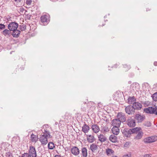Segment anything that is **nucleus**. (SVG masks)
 <instances>
[{
  "mask_svg": "<svg viewBox=\"0 0 157 157\" xmlns=\"http://www.w3.org/2000/svg\"><path fill=\"white\" fill-rule=\"evenodd\" d=\"M40 136L39 141L41 142V144L43 146L45 145L48 142V136H46L44 135H41Z\"/></svg>",
  "mask_w": 157,
  "mask_h": 157,
  "instance_id": "10",
  "label": "nucleus"
},
{
  "mask_svg": "<svg viewBox=\"0 0 157 157\" xmlns=\"http://www.w3.org/2000/svg\"><path fill=\"white\" fill-rule=\"evenodd\" d=\"M91 128L95 133H97L98 132L100 128L98 126L97 124H93L91 126Z\"/></svg>",
  "mask_w": 157,
  "mask_h": 157,
  "instance_id": "16",
  "label": "nucleus"
},
{
  "mask_svg": "<svg viewBox=\"0 0 157 157\" xmlns=\"http://www.w3.org/2000/svg\"><path fill=\"white\" fill-rule=\"evenodd\" d=\"M132 116L137 123H141L145 119V116L140 114L136 113Z\"/></svg>",
  "mask_w": 157,
  "mask_h": 157,
  "instance_id": "4",
  "label": "nucleus"
},
{
  "mask_svg": "<svg viewBox=\"0 0 157 157\" xmlns=\"http://www.w3.org/2000/svg\"><path fill=\"white\" fill-rule=\"evenodd\" d=\"M131 154H127L126 155H124L123 157H131Z\"/></svg>",
  "mask_w": 157,
  "mask_h": 157,
  "instance_id": "46",
  "label": "nucleus"
},
{
  "mask_svg": "<svg viewBox=\"0 0 157 157\" xmlns=\"http://www.w3.org/2000/svg\"><path fill=\"white\" fill-rule=\"evenodd\" d=\"M122 132L123 134L126 137H128V135H131L129 129H128L127 128H125Z\"/></svg>",
  "mask_w": 157,
  "mask_h": 157,
  "instance_id": "26",
  "label": "nucleus"
},
{
  "mask_svg": "<svg viewBox=\"0 0 157 157\" xmlns=\"http://www.w3.org/2000/svg\"><path fill=\"white\" fill-rule=\"evenodd\" d=\"M82 152L83 156L86 157L87 156V150L85 147L82 148Z\"/></svg>",
  "mask_w": 157,
  "mask_h": 157,
  "instance_id": "28",
  "label": "nucleus"
},
{
  "mask_svg": "<svg viewBox=\"0 0 157 157\" xmlns=\"http://www.w3.org/2000/svg\"><path fill=\"white\" fill-rule=\"evenodd\" d=\"M87 137V140L89 143H92L95 140V139L94 136L90 135H86Z\"/></svg>",
  "mask_w": 157,
  "mask_h": 157,
  "instance_id": "21",
  "label": "nucleus"
},
{
  "mask_svg": "<svg viewBox=\"0 0 157 157\" xmlns=\"http://www.w3.org/2000/svg\"><path fill=\"white\" fill-rule=\"evenodd\" d=\"M101 132L103 133L107 132L109 131V129L107 125L102 124L101 128Z\"/></svg>",
  "mask_w": 157,
  "mask_h": 157,
  "instance_id": "22",
  "label": "nucleus"
},
{
  "mask_svg": "<svg viewBox=\"0 0 157 157\" xmlns=\"http://www.w3.org/2000/svg\"><path fill=\"white\" fill-rule=\"evenodd\" d=\"M146 84H147L148 85H149V84L147 82H144L142 84V86L143 87L145 86V87H146Z\"/></svg>",
  "mask_w": 157,
  "mask_h": 157,
  "instance_id": "45",
  "label": "nucleus"
},
{
  "mask_svg": "<svg viewBox=\"0 0 157 157\" xmlns=\"http://www.w3.org/2000/svg\"><path fill=\"white\" fill-rule=\"evenodd\" d=\"M30 138L31 142L33 143L36 142L38 140V136L35 135L33 133L31 135Z\"/></svg>",
  "mask_w": 157,
  "mask_h": 157,
  "instance_id": "20",
  "label": "nucleus"
},
{
  "mask_svg": "<svg viewBox=\"0 0 157 157\" xmlns=\"http://www.w3.org/2000/svg\"><path fill=\"white\" fill-rule=\"evenodd\" d=\"M157 140V136H149L145 138L144 140V142L145 143H150Z\"/></svg>",
  "mask_w": 157,
  "mask_h": 157,
  "instance_id": "5",
  "label": "nucleus"
},
{
  "mask_svg": "<svg viewBox=\"0 0 157 157\" xmlns=\"http://www.w3.org/2000/svg\"><path fill=\"white\" fill-rule=\"evenodd\" d=\"M144 125L147 127H150L151 125V123L150 122L147 121L144 124Z\"/></svg>",
  "mask_w": 157,
  "mask_h": 157,
  "instance_id": "36",
  "label": "nucleus"
},
{
  "mask_svg": "<svg viewBox=\"0 0 157 157\" xmlns=\"http://www.w3.org/2000/svg\"><path fill=\"white\" fill-rule=\"evenodd\" d=\"M112 157H117V156H113Z\"/></svg>",
  "mask_w": 157,
  "mask_h": 157,
  "instance_id": "54",
  "label": "nucleus"
},
{
  "mask_svg": "<svg viewBox=\"0 0 157 157\" xmlns=\"http://www.w3.org/2000/svg\"><path fill=\"white\" fill-rule=\"evenodd\" d=\"M51 128L48 124H44L42 127V131L44 133L43 135H45L46 136H48V138H51L52 137L50 135V130Z\"/></svg>",
  "mask_w": 157,
  "mask_h": 157,
  "instance_id": "1",
  "label": "nucleus"
},
{
  "mask_svg": "<svg viewBox=\"0 0 157 157\" xmlns=\"http://www.w3.org/2000/svg\"><path fill=\"white\" fill-rule=\"evenodd\" d=\"M116 117L121 122H126V120L125 114L122 112L118 113Z\"/></svg>",
  "mask_w": 157,
  "mask_h": 157,
  "instance_id": "11",
  "label": "nucleus"
},
{
  "mask_svg": "<svg viewBox=\"0 0 157 157\" xmlns=\"http://www.w3.org/2000/svg\"><path fill=\"white\" fill-rule=\"evenodd\" d=\"M154 65L155 66H157V61H155L154 63Z\"/></svg>",
  "mask_w": 157,
  "mask_h": 157,
  "instance_id": "50",
  "label": "nucleus"
},
{
  "mask_svg": "<svg viewBox=\"0 0 157 157\" xmlns=\"http://www.w3.org/2000/svg\"><path fill=\"white\" fill-rule=\"evenodd\" d=\"M41 22L43 25H46L50 21L49 16L47 15L42 16L40 17Z\"/></svg>",
  "mask_w": 157,
  "mask_h": 157,
  "instance_id": "7",
  "label": "nucleus"
},
{
  "mask_svg": "<svg viewBox=\"0 0 157 157\" xmlns=\"http://www.w3.org/2000/svg\"><path fill=\"white\" fill-rule=\"evenodd\" d=\"M30 155L28 153H25L22 154L21 157H29Z\"/></svg>",
  "mask_w": 157,
  "mask_h": 157,
  "instance_id": "38",
  "label": "nucleus"
},
{
  "mask_svg": "<svg viewBox=\"0 0 157 157\" xmlns=\"http://www.w3.org/2000/svg\"><path fill=\"white\" fill-rule=\"evenodd\" d=\"M89 129V127L86 124H85L82 127V131L85 133L88 132Z\"/></svg>",
  "mask_w": 157,
  "mask_h": 157,
  "instance_id": "23",
  "label": "nucleus"
},
{
  "mask_svg": "<svg viewBox=\"0 0 157 157\" xmlns=\"http://www.w3.org/2000/svg\"><path fill=\"white\" fill-rule=\"evenodd\" d=\"M29 155L30 157H36L37 156L36 151L34 147L31 145L29 146Z\"/></svg>",
  "mask_w": 157,
  "mask_h": 157,
  "instance_id": "9",
  "label": "nucleus"
},
{
  "mask_svg": "<svg viewBox=\"0 0 157 157\" xmlns=\"http://www.w3.org/2000/svg\"><path fill=\"white\" fill-rule=\"evenodd\" d=\"M134 83H133L132 84H134Z\"/></svg>",
  "mask_w": 157,
  "mask_h": 157,
  "instance_id": "58",
  "label": "nucleus"
},
{
  "mask_svg": "<svg viewBox=\"0 0 157 157\" xmlns=\"http://www.w3.org/2000/svg\"><path fill=\"white\" fill-rule=\"evenodd\" d=\"M18 157H21L20 156H19Z\"/></svg>",
  "mask_w": 157,
  "mask_h": 157,
  "instance_id": "59",
  "label": "nucleus"
},
{
  "mask_svg": "<svg viewBox=\"0 0 157 157\" xmlns=\"http://www.w3.org/2000/svg\"><path fill=\"white\" fill-rule=\"evenodd\" d=\"M71 153L75 155H77L79 153V149L76 146H74L71 149Z\"/></svg>",
  "mask_w": 157,
  "mask_h": 157,
  "instance_id": "13",
  "label": "nucleus"
},
{
  "mask_svg": "<svg viewBox=\"0 0 157 157\" xmlns=\"http://www.w3.org/2000/svg\"><path fill=\"white\" fill-rule=\"evenodd\" d=\"M24 10H24V8L23 7H21V8H20L19 9V11H20V12H21L22 13L23 12Z\"/></svg>",
  "mask_w": 157,
  "mask_h": 157,
  "instance_id": "44",
  "label": "nucleus"
},
{
  "mask_svg": "<svg viewBox=\"0 0 157 157\" xmlns=\"http://www.w3.org/2000/svg\"><path fill=\"white\" fill-rule=\"evenodd\" d=\"M126 113L128 114L132 115L134 114L135 109L132 105H129L126 106L125 109Z\"/></svg>",
  "mask_w": 157,
  "mask_h": 157,
  "instance_id": "6",
  "label": "nucleus"
},
{
  "mask_svg": "<svg viewBox=\"0 0 157 157\" xmlns=\"http://www.w3.org/2000/svg\"><path fill=\"white\" fill-rule=\"evenodd\" d=\"M132 105L133 106L135 110H140L142 107V104L139 102H135L133 103Z\"/></svg>",
  "mask_w": 157,
  "mask_h": 157,
  "instance_id": "14",
  "label": "nucleus"
},
{
  "mask_svg": "<svg viewBox=\"0 0 157 157\" xmlns=\"http://www.w3.org/2000/svg\"><path fill=\"white\" fill-rule=\"evenodd\" d=\"M144 111L147 113L153 114L157 115V106H156L155 108L153 107H149L148 108H144Z\"/></svg>",
  "mask_w": 157,
  "mask_h": 157,
  "instance_id": "3",
  "label": "nucleus"
},
{
  "mask_svg": "<svg viewBox=\"0 0 157 157\" xmlns=\"http://www.w3.org/2000/svg\"><path fill=\"white\" fill-rule=\"evenodd\" d=\"M144 104L146 105L147 106H149L150 105V102L149 101H146L144 102Z\"/></svg>",
  "mask_w": 157,
  "mask_h": 157,
  "instance_id": "41",
  "label": "nucleus"
},
{
  "mask_svg": "<svg viewBox=\"0 0 157 157\" xmlns=\"http://www.w3.org/2000/svg\"><path fill=\"white\" fill-rule=\"evenodd\" d=\"M151 97L152 98L153 100L155 101H157V92H155L152 95Z\"/></svg>",
  "mask_w": 157,
  "mask_h": 157,
  "instance_id": "35",
  "label": "nucleus"
},
{
  "mask_svg": "<svg viewBox=\"0 0 157 157\" xmlns=\"http://www.w3.org/2000/svg\"><path fill=\"white\" fill-rule=\"evenodd\" d=\"M126 124L130 128H134L136 126V121L132 116L128 117L126 121Z\"/></svg>",
  "mask_w": 157,
  "mask_h": 157,
  "instance_id": "2",
  "label": "nucleus"
},
{
  "mask_svg": "<svg viewBox=\"0 0 157 157\" xmlns=\"http://www.w3.org/2000/svg\"><path fill=\"white\" fill-rule=\"evenodd\" d=\"M5 25L3 24H0V29L3 30L5 28Z\"/></svg>",
  "mask_w": 157,
  "mask_h": 157,
  "instance_id": "37",
  "label": "nucleus"
},
{
  "mask_svg": "<svg viewBox=\"0 0 157 157\" xmlns=\"http://www.w3.org/2000/svg\"><path fill=\"white\" fill-rule=\"evenodd\" d=\"M143 133L142 131H140L138 132L136 136L134 137V139L135 140H139L141 139L143 136Z\"/></svg>",
  "mask_w": 157,
  "mask_h": 157,
  "instance_id": "24",
  "label": "nucleus"
},
{
  "mask_svg": "<svg viewBox=\"0 0 157 157\" xmlns=\"http://www.w3.org/2000/svg\"><path fill=\"white\" fill-rule=\"evenodd\" d=\"M83 103H84V104H86V102H83Z\"/></svg>",
  "mask_w": 157,
  "mask_h": 157,
  "instance_id": "56",
  "label": "nucleus"
},
{
  "mask_svg": "<svg viewBox=\"0 0 157 157\" xmlns=\"http://www.w3.org/2000/svg\"><path fill=\"white\" fill-rule=\"evenodd\" d=\"M11 155H12V153L10 151H9L6 153V157H10Z\"/></svg>",
  "mask_w": 157,
  "mask_h": 157,
  "instance_id": "39",
  "label": "nucleus"
},
{
  "mask_svg": "<svg viewBox=\"0 0 157 157\" xmlns=\"http://www.w3.org/2000/svg\"><path fill=\"white\" fill-rule=\"evenodd\" d=\"M128 103L129 104L133 105V103L135 102L136 99L134 96L132 97L129 96L128 98Z\"/></svg>",
  "mask_w": 157,
  "mask_h": 157,
  "instance_id": "19",
  "label": "nucleus"
},
{
  "mask_svg": "<svg viewBox=\"0 0 157 157\" xmlns=\"http://www.w3.org/2000/svg\"><path fill=\"white\" fill-rule=\"evenodd\" d=\"M105 25V24H102V26H104Z\"/></svg>",
  "mask_w": 157,
  "mask_h": 157,
  "instance_id": "55",
  "label": "nucleus"
},
{
  "mask_svg": "<svg viewBox=\"0 0 157 157\" xmlns=\"http://www.w3.org/2000/svg\"><path fill=\"white\" fill-rule=\"evenodd\" d=\"M32 0H26V4L27 5H30L32 3Z\"/></svg>",
  "mask_w": 157,
  "mask_h": 157,
  "instance_id": "40",
  "label": "nucleus"
},
{
  "mask_svg": "<svg viewBox=\"0 0 157 157\" xmlns=\"http://www.w3.org/2000/svg\"><path fill=\"white\" fill-rule=\"evenodd\" d=\"M18 27V24L15 22H11L8 25V28L10 31L17 29Z\"/></svg>",
  "mask_w": 157,
  "mask_h": 157,
  "instance_id": "8",
  "label": "nucleus"
},
{
  "mask_svg": "<svg viewBox=\"0 0 157 157\" xmlns=\"http://www.w3.org/2000/svg\"><path fill=\"white\" fill-rule=\"evenodd\" d=\"M22 0H14L15 2H21Z\"/></svg>",
  "mask_w": 157,
  "mask_h": 157,
  "instance_id": "49",
  "label": "nucleus"
},
{
  "mask_svg": "<svg viewBox=\"0 0 157 157\" xmlns=\"http://www.w3.org/2000/svg\"><path fill=\"white\" fill-rule=\"evenodd\" d=\"M128 84H130L132 82L131 81H130L128 82Z\"/></svg>",
  "mask_w": 157,
  "mask_h": 157,
  "instance_id": "53",
  "label": "nucleus"
},
{
  "mask_svg": "<svg viewBox=\"0 0 157 157\" xmlns=\"http://www.w3.org/2000/svg\"><path fill=\"white\" fill-rule=\"evenodd\" d=\"M18 28H19V29H20L21 31H23L26 29V26L25 25H18Z\"/></svg>",
  "mask_w": 157,
  "mask_h": 157,
  "instance_id": "33",
  "label": "nucleus"
},
{
  "mask_svg": "<svg viewBox=\"0 0 157 157\" xmlns=\"http://www.w3.org/2000/svg\"><path fill=\"white\" fill-rule=\"evenodd\" d=\"M106 152L108 156H109L114 153V151L112 149L109 148L106 149Z\"/></svg>",
  "mask_w": 157,
  "mask_h": 157,
  "instance_id": "30",
  "label": "nucleus"
},
{
  "mask_svg": "<svg viewBox=\"0 0 157 157\" xmlns=\"http://www.w3.org/2000/svg\"><path fill=\"white\" fill-rule=\"evenodd\" d=\"M121 122L120 120L117 118L113 119L111 122L112 126L119 127Z\"/></svg>",
  "mask_w": 157,
  "mask_h": 157,
  "instance_id": "12",
  "label": "nucleus"
},
{
  "mask_svg": "<svg viewBox=\"0 0 157 157\" xmlns=\"http://www.w3.org/2000/svg\"><path fill=\"white\" fill-rule=\"evenodd\" d=\"M132 128L129 129L131 134L133 133H137L138 132L141 130V128L140 127H136V128Z\"/></svg>",
  "mask_w": 157,
  "mask_h": 157,
  "instance_id": "17",
  "label": "nucleus"
},
{
  "mask_svg": "<svg viewBox=\"0 0 157 157\" xmlns=\"http://www.w3.org/2000/svg\"><path fill=\"white\" fill-rule=\"evenodd\" d=\"M113 126V127L111 129L112 132L113 134L117 135L119 132L120 130L118 128L119 127Z\"/></svg>",
  "mask_w": 157,
  "mask_h": 157,
  "instance_id": "18",
  "label": "nucleus"
},
{
  "mask_svg": "<svg viewBox=\"0 0 157 157\" xmlns=\"http://www.w3.org/2000/svg\"><path fill=\"white\" fill-rule=\"evenodd\" d=\"M55 124H58V123L57 122H56Z\"/></svg>",
  "mask_w": 157,
  "mask_h": 157,
  "instance_id": "57",
  "label": "nucleus"
},
{
  "mask_svg": "<svg viewBox=\"0 0 157 157\" xmlns=\"http://www.w3.org/2000/svg\"><path fill=\"white\" fill-rule=\"evenodd\" d=\"M90 148L92 152H94L97 149V145L93 144L90 145Z\"/></svg>",
  "mask_w": 157,
  "mask_h": 157,
  "instance_id": "29",
  "label": "nucleus"
},
{
  "mask_svg": "<svg viewBox=\"0 0 157 157\" xmlns=\"http://www.w3.org/2000/svg\"><path fill=\"white\" fill-rule=\"evenodd\" d=\"M151 156L149 154H146L144 155V157H151Z\"/></svg>",
  "mask_w": 157,
  "mask_h": 157,
  "instance_id": "47",
  "label": "nucleus"
},
{
  "mask_svg": "<svg viewBox=\"0 0 157 157\" xmlns=\"http://www.w3.org/2000/svg\"><path fill=\"white\" fill-rule=\"evenodd\" d=\"M99 140L101 143L105 141L107 139L106 138L103 134H101L98 136Z\"/></svg>",
  "mask_w": 157,
  "mask_h": 157,
  "instance_id": "27",
  "label": "nucleus"
},
{
  "mask_svg": "<svg viewBox=\"0 0 157 157\" xmlns=\"http://www.w3.org/2000/svg\"><path fill=\"white\" fill-rule=\"evenodd\" d=\"M130 143L129 142H126L124 144V147H126L128 146Z\"/></svg>",
  "mask_w": 157,
  "mask_h": 157,
  "instance_id": "42",
  "label": "nucleus"
},
{
  "mask_svg": "<svg viewBox=\"0 0 157 157\" xmlns=\"http://www.w3.org/2000/svg\"><path fill=\"white\" fill-rule=\"evenodd\" d=\"M48 146L49 149L53 150L55 148L54 144L52 142H49L48 144Z\"/></svg>",
  "mask_w": 157,
  "mask_h": 157,
  "instance_id": "31",
  "label": "nucleus"
},
{
  "mask_svg": "<svg viewBox=\"0 0 157 157\" xmlns=\"http://www.w3.org/2000/svg\"><path fill=\"white\" fill-rule=\"evenodd\" d=\"M109 140L113 143H116L117 141V138L114 135H111L109 137Z\"/></svg>",
  "mask_w": 157,
  "mask_h": 157,
  "instance_id": "25",
  "label": "nucleus"
},
{
  "mask_svg": "<svg viewBox=\"0 0 157 157\" xmlns=\"http://www.w3.org/2000/svg\"><path fill=\"white\" fill-rule=\"evenodd\" d=\"M134 76V74L133 73H132L129 75V76L130 77H133Z\"/></svg>",
  "mask_w": 157,
  "mask_h": 157,
  "instance_id": "48",
  "label": "nucleus"
},
{
  "mask_svg": "<svg viewBox=\"0 0 157 157\" xmlns=\"http://www.w3.org/2000/svg\"><path fill=\"white\" fill-rule=\"evenodd\" d=\"M13 32L12 34L14 37L18 38L21 34V31L17 29L12 31Z\"/></svg>",
  "mask_w": 157,
  "mask_h": 157,
  "instance_id": "15",
  "label": "nucleus"
},
{
  "mask_svg": "<svg viewBox=\"0 0 157 157\" xmlns=\"http://www.w3.org/2000/svg\"><path fill=\"white\" fill-rule=\"evenodd\" d=\"M54 157H61L60 155H56Z\"/></svg>",
  "mask_w": 157,
  "mask_h": 157,
  "instance_id": "51",
  "label": "nucleus"
},
{
  "mask_svg": "<svg viewBox=\"0 0 157 157\" xmlns=\"http://www.w3.org/2000/svg\"><path fill=\"white\" fill-rule=\"evenodd\" d=\"M81 109L83 111H86V107L82 106Z\"/></svg>",
  "mask_w": 157,
  "mask_h": 157,
  "instance_id": "43",
  "label": "nucleus"
},
{
  "mask_svg": "<svg viewBox=\"0 0 157 157\" xmlns=\"http://www.w3.org/2000/svg\"><path fill=\"white\" fill-rule=\"evenodd\" d=\"M123 65L125 71H127L131 68V66L129 64L128 65L127 64H123Z\"/></svg>",
  "mask_w": 157,
  "mask_h": 157,
  "instance_id": "32",
  "label": "nucleus"
},
{
  "mask_svg": "<svg viewBox=\"0 0 157 157\" xmlns=\"http://www.w3.org/2000/svg\"><path fill=\"white\" fill-rule=\"evenodd\" d=\"M28 17H27V18L29 19L30 18V17H31V15H29V16H28Z\"/></svg>",
  "mask_w": 157,
  "mask_h": 157,
  "instance_id": "52",
  "label": "nucleus"
},
{
  "mask_svg": "<svg viewBox=\"0 0 157 157\" xmlns=\"http://www.w3.org/2000/svg\"><path fill=\"white\" fill-rule=\"evenodd\" d=\"M10 31L7 29H5L2 32V33L5 36L9 35L10 34Z\"/></svg>",
  "mask_w": 157,
  "mask_h": 157,
  "instance_id": "34",
  "label": "nucleus"
}]
</instances>
